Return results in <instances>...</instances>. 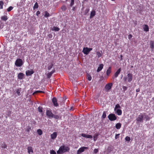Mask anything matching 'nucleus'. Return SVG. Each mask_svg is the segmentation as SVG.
<instances>
[{
  "label": "nucleus",
  "instance_id": "nucleus-1",
  "mask_svg": "<svg viewBox=\"0 0 154 154\" xmlns=\"http://www.w3.org/2000/svg\"><path fill=\"white\" fill-rule=\"evenodd\" d=\"M69 149V147L64 146L60 147L59 150L57 151L58 154H60L68 151Z\"/></svg>",
  "mask_w": 154,
  "mask_h": 154
},
{
  "label": "nucleus",
  "instance_id": "nucleus-2",
  "mask_svg": "<svg viewBox=\"0 0 154 154\" xmlns=\"http://www.w3.org/2000/svg\"><path fill=\"white\" fill-rule=\"evenodd\" d=\"M127 77H125L123 78L124 81L126 82L127 80L128 82H131L133 79V75L131 73H128L127 75Z\"/></svg>",
  "mask_w": 154,
  "mask_h": 154
},
{
  "label": "nucleus",
  "instance_id": "nucleus-3",
  "mask_svg": "<svg viewBox=\"0 0 154 154\" xmlns=\"http://www.w3.org/2000/svg\"><path fill=\"white\" fill-rule=\"evenodd\" d=\"M108 117L110 121H114L117 119V117L113 113L110 114L108 116Z\"/></svg>",
  "mask_w": 154,
  "mask_h": 154
},
{
  "label": "nucleus",
  "instance_id": "nucleus-4",
  "mask_svg": "<svg viewBox=\"0 0 154 154\" xmlns=\"http://www.w3.org/2000/svg\"><path fill=\"white\" fill-rule=\"evenodd\" d=\"M15 65L17 67H20L23 64V60L21 59H17L15 61Z\"/></svg>",
  "mask_w": 154,
  "mask_h": 154
},
{
  "label": "nucleus",
  "instance_id": "nucleus-5",
  "mask_svg": "<svg viewBox=\"0 0 154 154\" xmlns=\"http://www.w3.org/2000/svg\"><path fill=\"white\" fill-rule=\"evenodd\" d=\"M92 48H88V47H84L83 48L82 52L84 54L86 55L88 54L92 50Z\"/></svg>",
  "mask_w": 154,
  "mask_h": 154
},
{
  "label": "nucleus",
  "instance_id": "nucleus-6",
  "mask_svg": "<svg viewBox=\"0 0 154 154\" xmlns=\"http://www.w3.org/2000/svg\"><path fill=\"white\" fill-rule=\"evenodd\" d=\"M143 116L142 115V113H140V115L138 116V117L136 119L138 123L143 122Z\"/></svg>",
  "mask_w": 154,
  "mask_h": 154
},
{
  "label": "nucleus",
  "instance_id": "nucleus-7",
  "mask_svg": "<svg viewBox=\"0 0 154 154\" xmlns=\"http://www.w3.org/2000/svg\"><path fill=\"white\" fill-rule=\"evenodd\" d=\"M112 84L111 83H109L106 85L105 88L107 91H109L112 88Z\"/></svg>",
  "mask_w": 154,
  "mask_h": 154
},
{
  "label": "nucleus",
  "instance_id": "nucleus-8",
  "mask_svg": "<svg viewBox=\"0 0 154 154\" xmlns=\"http://www.w3.org/2000/svg\"><path fill=\"white\" fill-rule=\"evenodd\" d=\"M88 149V147H82L80 148L79 150L77 151V154H80L82 152L85 151V150L87 149Z\"/></svg>",
  "mask_w": 154,
  "mask_h": 154
},
{
  "label": "nucleus",
  "instance_id": "nucleus-9",
  "mask_svg": "<svg viewBox=\"0 0 154 154\" xmlns=\"http://www.w3.org/2000/svg\"><path fill=\"white\" fill-rule=\"evenodd\" d=\"M46 115L48 117L51 118H52L54 114L52 113L51 110H47L46 112Z\"/></svg>",
  "mask_w": 154,
  "mask_h": 154
},
{
  "label": "nucleus",
  "instance_id": "nucleus-10",
  "mask_svg": "<svg viewBox=\"0 0 154 154\" xmlns=\"http://www.w3.org/2000/svg\"><path fill=\"white\" fill-rule=\"evenodd\" d=\"M52 102L55 106L57 107L59 106L58 104L57 103V99L56 97H54L52 98Z\"/></svg>",
  "mask_w": 154,
  "mask_h": 154
},
{
  "label": "nucleus",
  "instance_id": "nucleus-11",
  "mask_svg": "<svg viewBox=\"0 0 154 154\" xmlns=\"http://www.w3.org/2000/svg\"><path fill=\"white\" fill-rule=\"evenodd\" d=\"M34 72L33 69H31L30 70H28L26 72V75L27 76H30L33 74Z\"/></svg>",
  "mask_w": 154,
  "mask_h": 154
},
{
  "label": "nucleus",
  "instance_id": "nucleus-12",
  "mask_svg": "<svg viewBox=\"0 0 154 154\" xmlns=\"http://www.w3.org/2000/svg\"><path fill=\"white\" fill-rule=\"evenodd\" d=\"M24 75V74L23 73H19L17 75L18 79L21 80L23 79Z\"/></svg>",
  "mask_w": 154,
  "mask_h": 154
},
{
  "label": "nucleus",
  "instance_id": "nucleus-13",
  "mask_svg": "<svg viewBox=\"0 0 154 154\" xmlns=\"http://www.w3.org/2000/svg\"><path fill=\"white\" fill-rule=\"evenodd\" d=\"M57 136V133L56 132H54L51 134V138L52 139H54L56 138Z\"/></svg>",
  "mask_w": 154,
  "mask_h": 154
},
{
  "label": "nucleus",
  "instance_id": "nucleus-14",
  "mask_svg": "<svg viewBox=\"0 0 154 154\" xmlns=\"http://www.w3.org/2000/svg\"><path fill=\"white\" fill-rule=\"evenodd\" d=\"M81 136L83 137L86 138H92L91 135L84 134H82Z\"/></svg>",
  "mask_w": 154,
  "mask_h": 154
},
{
  "label": "nucleus",
  "instance_id": "nucleus-15",
  "mask_svg": "<svg viewBox=\"0 0 154 154\" xmlns=\"http://www.w3.org/2000/svg\"><path fill=\"white\" fill-rule=\"evenodd\" d=\"M121 71V68H119L117 70V71L114 74V76H115V78H116L119 75V74Z\"/></svg>",
  "mask_w": 154,
  "mask_h": 154
},
{
  "label": "nucleus",
  "instance_id": "nucleus-16",
  "mask_svg": "<svg viewBox=\"0 0 154 154\" xmlns=\"http://www.w3.org/2000/svg\"><path fill=\"white\" fill-rule=\"evenodd\" d=\"M103 64H100L99 66L98 67L97 69V72H99L103 68Z\"/></svg>",
  "mask_w": 154,
  "mask_h": 154
},
{
  "label": "nucleus",
  "instance_id": "nucleus-17",
  "mask_svg": "<svg viewBox=\"0 0 154 154\" xmlns=\"http://www.w3.org/2000/svg\"><path fill=\"white\" fill-rule=\"evenodd\" d=\"M55 70L53 69L51 72L48 73L47 74V77L48 78H50L52 74L55 72Z\"/></svg>",
  "mask_w": 154,
  "mask_h": 154
},
{
  "label": "nucleus",
  "instance_id": "nucleus-18",
  "mask_svg": "<svg viewBox=\"0 0 154 154\" xmlns=\"http://www.w3.org/2000/svg\"><path fill=\"white\" fill-rule=\"evenodd\" d=\"M143 29L144 31L148 32L149 31V27L147 25L145 24L143 25Z\"/></svg>",
  "mask_w": 154,
  "mask_h": 154
},
{
  "label": "nucleus",
  "instance_id": "nucleus-19",
  "mask_svg": "<svg viewBox=\"0 0 154 154\" xmlns=\"http://www.w3.org/2000/svg\"><path fill=\"white\" fill-rule=\"evenodd\" d=\"M111 67H109L107 70L106 71V75L109 76L111 72Z\"/></svg>",
  "mask_w": 154,
  "mask_h": 154
},
{
  "label": "nucleus",
  "instance_id": "nucleus-20",
  "mask_svg": "<svg viewBox=\"0 0 154 154\" xmlns=\"http://www.w3.org/2000/svg\"><path fill=\"white\" fill-rule=\"evenodd\" d=\"M96 12L94 10L92 11L91 12L90 18H91L95 15Z\"/></svg>",
  "mask_w": 154,
  "mask_h": 154
},
{
  "label": "nucleus",
  "instance_id": "nucleus-21",
  "mask_svg": "<svg viewBox=\"0 0 154 154\" xmlns=\"http://www.w3.org/2000/svg\"><path fill=\"white\" fill-rule=\"evenodd\" d=\"M27 150H28V152L29 154H30V152H32V153L33 152L32 148L31 146L28 147H27Z\"/></svg>",
  "mask_w": 154,
  "mask_h": 154
},
{
  "label": "nucleus",
  "instance_id": "nucleus-22",
  "mask_svg": "<svg viewBox=\"0 0 154 154\" xmlns=\"http://www.w3.org/2000/svg\"><path fill=\"white\" fill-rule=\"evenodd\" d=\"M122 111L120 109H118L116 110V113L118 115H121L122 114Z\"/></svg>",
  "mask_w": 154,
  "mask_h": 154
},
{
  "label": "nucleus",
  "instance_id": "nucleus-23",
  "mask_svg": "<svg viewBox=\"0 0 154 154\" xmlns=\"http://www.w3.org/2000/svg\"><path fill=\"white\" fill-rule=\"evenodd\" d=\"M121 127V124L120 123H118L116 124V128L117 129H119Z\"/></svg>",
  "mask_w": 154,
  "mask_h": 154
},
{
  "label": "nucleus",
  "instance_id": "nucleus-24",
  "mask_svg": "<svg viewBox=\"0 0 154 154\" xmlns=\"http://www.w3.org/2000/svg\"><path fill=\"white\" fill-rule=\"evenodd\" d=\"M54 65L53 63H51L50 64H48V70H49L51 69L53 66Z\"/></svg>",
  "mask_w": 154,
  "mask_h": 154
},
{
  "label": "nucleus",
  "instance_id": "nucleus-25",
  "mask_svg": "<svg viewBox=\"0 0 154 154\" xmlns=\"http://www.w3.org/2000/svg\"><path fill=\"white\" fill-rule=\"evenodd\" d=\"M44 93L45 92L43 91H37L34 92L33 93V94L34 95L35 94H36L37 93Z\"/></svg>",
  "mask_w": 154,
  "mask_h": 154
},
{
  "label": "nucleus",
  "instance_id": "nucleus-26",
  "mask_svg": "<svg viewBox=\"0 0 154 154\" xmlns=\"http://www.w3.org/2000/svg\"><path fill=\"white\" fill-rule=\"evenodd\" d=\"M1 19L2 20L6 21L8 19L7 16H2L1 17Z\"/></svg>",
  "mask_w": 154,
  "mask_h": 154
},
{
  "label": "nucleus",
  "instance_id": "nucleus-27",
  "mask_svg": "<svg viewBox=\"0 0 154 154\" xmlns=\"http://www.w3.org/2000/svg\"><path fill=\"white\" fill-rule=\"evenodd\" d=\"M37 132L38 134L40 135H42L43 133L42 131L40 129L37 130Z\"/></svg>",
  "mask_w": 154,
  "mask_h": 154
},
{
  "label": "nucleus",
  "instance_id": "nucleus-28",
  "mask_svg": "<svg viewBox=\"0 0 154 154\" xmlns=\"http://www.w3.org/2000/svg\"><path fill=\"white\" fill-rule=\"evenodd\" d=\"M45 14L44 15V17H49L50 16L49 14L47 11H45Z\"/></svg>",
  "mask_w": 154,
  "mask_h": 154
},
{
  "label": "nucleus",
  "instance_id": "nucleus-29",
  "mask_svg": "<svg viewBox=\"0 0 154 154\" xmlns=\"http://www.w3.org/2000/svg\"><path fill=\"white\" fill-rule=\"evenodd\" d=\"M61 9L62 11H65L66 10V8L65 5H63L61 7Z\"/></svg>",
  "mask_w": 154,
  "mask_h": 154
},
{
  "label": "nucleus",
  "instance_id": "nucleus-30",
  "mask_svg": "<svg viewBox=\"0 0 154 154\" xmlns=\"http://www.w3.org/2000/svg\"><path fill=\"white\" fill-rule=\"evenodd\" d=\"M96 54L98 58H100L102 56V54L100 51L97 52Z\"/></svg>",
  "mask_w": 154,
  "mask_h": 154
},
{
  "label": "nucleus",
  "instance_id": "nucleus-31",
  "mask_svg": "<svg viewBox=\"0 0 154 154\" xmlns=\"http://www.w3.org/2000/svg\"><path fill=\"white\" fill-rule=\"evenodd\" d=\"M59 30L60 29L58 27L55 26H54L52 29V30L56 31H59Z\"/></svg>",
  "mask_w": 154,
  "mask_h": 154
},
{
  "label": "nucleus",
  "instance_id": "nucleus-32",
  "mask_svg": "<svg viewBox=\"0 0 154 154\" xmlns=\"http://www.w3.org/2000/svg\"><path fill=\"white\" fill-rule=\"evenodd\" d=\"M52 118H54L56 119H58L60 118V116L58 115L54 114Z\"/></svg>",
  "mask_w": 154,
  "mask_h": 154
},
{
  "label": "nucleus",
  "instance_id": "nucleus-33",
  "mask_svg": "<svg viewBox=\"0 0 154 154\" xmlns=\"http://www.w3.org/2000/svg\"><path fill=\"white\" fill-rule=\"evenodd\" d=\"M38 4L37 2H36L34 5V7H33V9L37 8H38Z\"/></svg>",
  "mask_w": 154,
  "mask_h": 154
},
{
  "label": "nucleus",
  "instance_id": "nucleus-34",
  "mask_svg": "<svg viewBox=\"0 0 154 154\" xmlns=\"http://www.w3.org/2000/svg\"><path fill=\"white\" fill-rule=\"evenodd\" d=\"M120 108H121V107H120V105L118 104H117L115 106V107L114 109V110H115V111H116V109H117Z\"/></svg>",
  "mask_w": 154,
  "mask_h": 154
},
{
  "label": "nucleus",
  "instance_id": "nucleus-35",
  "mask_svg": "<svg viewBox=\"0 0 154 154\" xmlns=\"http://www.w3.org/2000/svg\"><path fill=\"white\" fill-rule=\"evenodd\" d=\"M87 77L88 79L90 81L91 80L92 77L89 74H88L87 75Z\"/></svg>",
  "mask_w": 154,
  "mask_h": 154
},
{
  "label": "nucleus",
  "instance_id": "nucleus-36",
  "mask_svg": "<svg viewBox=\"0 0 154 154\" xmlns=\"http://www.w3.org/2000/svg\"><path fill=\"white\" fill-rule=\"evenodd\" d=\"M150 48L152 49L154 48V42L153 41H151L150 42Z\"/></svg>",
  "mask_w": 154,
  "mask_h": 154
},
{
  "label": "nucleus",
  "instance_id": "nucleus-37",
  "mask_svg": "<svg viewBox=\"0 0 154 154\" xmlns=\"http://www.w3.org/2000/svg\"><path fill=\"white\" fill-rule=\"evenodd\" d=\"M7 146L4 143H2L1 145V147L3 148H6Z\"/></svg>",
  "mask_w": 154,
  "mask_h": 154
},
{
  "label": "nucleus",
  "instance_id": "nucleus-38",
  "mask_svg": "<svg viewBox=\"0 0 154 154\" xmlns=\"http://www.w3.org/2000/svg\"><path fill=\"white\" fill-rule=\"evenodd\" d=\"M13 7L11 6L7 9V11L8 12H10L13 9Z\"/></svg>",
  "mask_w": 154,
  "mask_h": 154
},
{
  "label": "nucleus",
  "instance_id": "nucleus-39",
  "mask_svg": "<svg viewBox=\"0 0 154 154\" xmlns=\"http://www.w3.org/2000/svg\"><path fill=\"white\" fill-rule=\"evenodd\" d=\"M145 118L146 119V121H149L150 119V117L148 115L145 116Z\"/></svg>",
  "mask_w": 154,
  "mask_h": 154
},
{
  "label": "nucleus",
  "instance_id": "nucleus-40",
  "mask_svg": "<svg viewBox=\"0 0 154 154\" xmlns=\"http://www.w3.org/2000/svg\"><path fill=\"white\" fill-rule=\"evenodd\" d=\"M89 8L86 9L85 11L84 15H87V13L89 12Z\"/></svg>",
  "mask_w": 154,
  "mask_h": 154
},
{
  "label": "nucleus",
  "instance_id": "nucleus-41",
  "mask_svg": "<svg viewBox=\"0 0 154 154\" xmlns=\"http://www.w3.org/2000/svg\"><path fill=\"white\" fill-rule=\"evenodd\" d=\"M125 140L126 141H129L131 140V138L130 137L128 136H126L125 138Z\"/></svg>",
  "mask_w": 154,
  "mask_h": 154
},
{
  "label": "nucleus",
  "instance_id": "nucleus-42",
  "mask_svg": "<svg viewBox=\"0 0 154 154\" xmlns=\"http://www.w3.org/2000/svg\"><path fill=\"white\" fill-rule=\"evenodd\" d=\"M106 117V114L105 112H103V115L102 116V117L103 119H105Z\"/></svg>",
  "mask_w": 154,
  "mask_h": 154
},
{
  "label": "nucleus",
  "instance_id": "nucleus-43",
  "mask_svg": "<svg viewBox=\"0 0 154 154\" xmlns=\"http://www.w3.org/2000/svg\"><path fill=\"white\" fill-rule=\"evenodd\" d=\"M71 0V2L70 4V6L71 7H72L73 5L74 4V2L75 0Z\"/></svg>",
  "mask_w": 154,
  "mask_h": 154
},
{
  "label": "nucleus",
  "instance_id": "nucleus-44",
  "mask_svg": "<svg viewBox=\"0 0 154 154\" xmlns=\"http://www.w3.org/2000/svg\"><path fill=\"white\" fill-rule=\"evenodd\" d=\"M39 112H42V107H39L38 108Z\"/></svg>",
  "mask_w": 154,
  "mask_h": 154
},
{
  "label": "nucleus",
  "instance_id": "nucleus-45",
  "mask_svg": "<svg viewBox=\"0 0 154 154\" xmlns=\"http://www.w3.org/2000/svg\"><path fill=\"white\" fill-rule=\"evenodd\" d=\"M50 153V154H56V152L53 150H51Z\"/></svg>",
  "mask_w": 154,
  "mask_h": 154
},
{
  "label": "nucleus",
  "instance_id": "nucleus-46",
  "mask_svg": "<svg viewBox=\"0 0 154 154\" xmlns=\"http://www.w3.org/2000/svg\"><path fill=\"white\" fill-rule=\"evenodd\" d=\"M120 134H117L116 135L115 138L116 139H117L119 137Z\"/></svg>",
  "mask_w": 154,
  "mask_h": 154
},
{
  "label": "nucleus",
  "instance_id": "nucleus-47",
  "mask_svg": "<svg viewBox=\"0 0 154 154\" xmlns=\"http://www.w3.org/2000/svg\"><path fill=\"white\" fill-rule=\"evenodd\" d=\"M122 88L123 89V91L124 92H125V91H126L127 89V87L125 86H123Z\"/></svg>",
  "mask_w": 154,
  "mask_h": 154
},
{
  "label": "nucleus",
  "instance_id": "nucleus-48",
  "mask_svg": "<svg viewBox=\"0 0 154 154\" xmlns=\"http://www.w3.org/2000/svg\"><path fill=\"white\" fill-rule=\"evenodd\" d=\"M98 152V150L97 149H95L94 150V153L96 154Z\"/></svg>",
  "mask_w": 154,
  "mask_h": 154
},
{
  "label": "nucleus",
  "instance_id": "nucleus-49",
  "mask_svg": "<svg viewBox=\"0 0 154 154\" xmlns=\"http://www.w3.org/2000/svg\"><path fill=\"white\" fill-rule=\"evenodd\" d=\"M17 93L18 95L19 96L20 94V91L19 89H18L17 91Z\"/></svg>",
  "mask_w": 154,
  "mask_h": 154
},
{
  "label": "nucleus",
  "instance_id": "nucleus-50",
  "mask_svg": "<svg viewBox=\"0 0 154 154\" xmlns=\"http://www.w3.org/2000/svg\"><path fill=\"white\" fill-rule=\"evenodd\" d=\"M48 37L50 38H52L53 37V35L51 34H49L48 35Z\"/></svg>",
  "mask_w": 154,
  "mask_h": 154
},
{
  "label": "nucleus",
  "instance_id": "nucleus-51",
  "mask_svg": "<svg viewBox=\"0 0 154 154\" xmlns=\"http://www.w3.org/2000/svg\"><path fill=\"white\" fill-rule=\"evenodd\" d=\"M3 2L2 1H0V6L3 5Z\"/></svg>",
  "mask_w": 154,
  "mask_h": 154
},
{
  "label": "nucleus",
  "instance_id": "nucleus-52",
  "mask_svg": "<svg viewBox=\"0 0 154 154\" xmlns=\"http://www.w3.org/2000/svg\"><path fill=\"white\" fill-rule=\"evenodd\" d=\"M40 12L39 11H37L36 12V14L37 16H38V15L40 14Z\"/></svg>",
  "mask_w": 154,
  "mask_h": 154
},
{
  "label": "nucleus",
  "instance_id": "nucleus-53",
  "mask_svg": "<svg viewBox=\"0 0 154 154\" xmlns=\"http://www.w3.org/2000/svg\"><path fill=\"white\" fill-rule=\"evenodd\" d=\"M97 136H94V141H95V140H96L97 139Z\"/></svg>",
  "mask_w": 154,
  "mask_h": 154
},
{
  "label": "nucleus",
  "instance_id": "nucleus-54",
  "mask_svg": "<svg viewBox=\"0 0 154 154\" xmlns=\"http://www.w3.org/2000/svg\"><path fill=\"white\" fill-rule=\"evenodd\" d=\"M132 37V36L131 34H129L128 36V38L129 39H130Z\"/></svg>",
  "mask_w": 154,
  "mask_h": 154
},
{
  "label": "nucleus",
  "instance_id": "nucleus-55",
  "mask_svg": "<svg viewBox=\"0 0 154 154\" xmlns=\"http://www.w3.org/2000/svg\"><path fill=\"white\" fill-rule=\"evenodd\" d=\"M140 91V89L139 88H138L136 89V91L137 92H139Z\"/></svg>",
  "mask_w": 154,
  "mask_h": 154
},
{
  "label": "nucleus",
  "instance_id": "nucleus-56",
  "mask_svg": "<svg viewBox=\"0 0 154 154\" xmlns=\"http://www.w3.org/2000/svg\"><path fill=\"white\" fill-rule=\"evenodd\" d=\"M30 129H31L30 128H28L27 130V131L28 132H29Z\"/></svg>",
  "mask_w": 154,
  "mask_h": 154
},
{
  "label": "nucleus",
  "instance_id": "nucleus-57",
  "mask_svg": "<svg viewBox=\"0 0 154 154\" xmlns=\"http://www.w3.org/2000/svg\"><path fill=\"white\" fill-rule=\"evenodd\" d=\"M0 8L1 9H2L3 8V5L0 6Z\"/></svg>",
  "mask_w": 154,
  "mask_h": 154
},
{
  "label": "nucleus",
  "instance_id": "nucleus-58",
  "mask_svg": "<svg viewBox=\"0 0 154 154\" xmlns=\"http://www.w3.org/2000/svg\"><path fill=\"white\" fill-rule=\"evenodd\" d=\"M75 9V7H73L72 8V10L73 11H74Z\"/></svg>",
  "mask_w": 154,
  "mask_h": 154
},
{
  "label": "nucleus",
  "instance_id": "nucleus-59",
  "mask_svg": "<svg viewBox=\"0 0 154 154\" xmlns=\"http://www.w3.org/2000/svg\"><path fill=\"white\" fill-rule=\"evenodd\" d=\"M120 57H121V60H122V55H121L120 56Z\"/></svg>",
  "mask_w": 154,
  "mask_h": 154
},
{
  "label": "nucleus",
  "instance_id": "nucleus-60",
  "mask_svg": "<svg viewBox=\"0 0 154 154\" xmlns=\"http://www.w3.org/2000/svg\"><path fill=\"white\" fill-rule=\"evenodd\" d=\"M131 67L132 68L133 67V66H131Z\"/></svg>",
  "mask_w": 154,
  "mask_h": 154
}]
</instances>
